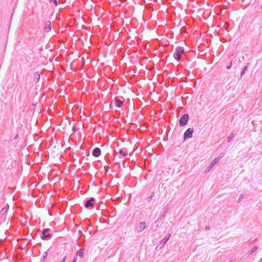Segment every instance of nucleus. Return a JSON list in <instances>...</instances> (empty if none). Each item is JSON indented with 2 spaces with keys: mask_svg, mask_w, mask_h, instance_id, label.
<instances>
[{
  "mask_svg": "<svg viewBox=\"0 0 262 262\" xmlns=\"http://www.w3.org/2000/svg\"><path fill=\"white\" fill-rule=\"evenodd\" d=\"M50 2H53L56 6L57 5V0H50Z\"/></svg>",
  "mask_w": 262,
  "mask_h": 262,
  "instance_id": "nucleus-24",
  "label": "nucleus"
},
{
  "mask_svg": "<svg viewBox=\"0 0 262 262\" xmlns=\"http://www.w3.org/2000/svg\"><path fill=\"white\" fill-rule=\"evenodd\" d=\"M234 135L233 133H231L229 136H228L227 138V140L228 142H229L233 138Z\"/></svg>",
  "mask_w": 262,
  "mask_h": 262,
  "instance_id": "nucleus-20",
  "label": "nucleus"
},
{
  "mask_svg": "<svg viewBox=\"0 0 262 262\" xmlns=\"http://www.w3.org/2000/svg\"><path fill=\"white\" fill-rule=\"evenodd\" d=\"M9 206L8 204L0 211V217L2 221H4L9 210Z\"/></svg>",
  "mask_w": 262,
  "mask_h": 262,
  "instance_id": "nucleus-2",
  "label": "nucleus"
},
{
  "mask_svg": "<svg viewBox=\"0 0 262 262\" xmlns=\"http://www.w3.org/2000/svg\"><path fill=\"white\" fill-rule=\"evenodd\" d=\"M77 256H75V257H74V258H73V260H72V262H76V261H77Z\"/></svg>",
  "mask_w": 262,
  "mask_h": 262,
  "instance_id": "nucleus-25",
  "label": "nucleus"
},
{
  "mask_svg": "<svg viewBox=\"0 0 262 262\" xmlns=\"http://www.w3.org/2000/svg\"><path fill=\"white\" fill-rule=\"evenodd\" d=\"M243 198V196L242 194H241L238 200H237V202L239 203L241 201V200Z\"/></svg>",
  "mask_w": 262,
  "mask_h": 262,
  "instance_id": "nucleus-23",
  "label": "nucleus"
},
{
  "mask_svg": "<svg viewBox=\"0 0 262 262\" xmlns=\"http://www.w3.org/2000/svg\"><path fill=\"white\" fill-rule=\"evenodd\" d=\"M173 57L177 61H179L181 58V55L176 51L173 55Z\"/></svg>",
  "mask_w": 262,
  "mask_h": 262,
  "instance_id": "nucleus-15",
  "label": "nucleus"
},
{
  "mask_svg": "<svg viewBox=\"0 0 262 262\" xmlns=\"http://www.w3.org/2000/svg\"><path fill=\"white\" fill-rule=\"evenodd\" d=\"M162 220H159V217L157 219V220H156V223L158 224L157 226L158 225V224L160 223V222Z\"/></svg>",
  "mask_w": 262,
  "mask_h": 262,
  "instance_id": "nucleus-26",
  "label": "nucleus"
},
{
  "mask_svg": "<svg viewBox=\"0 0 262 262\" xmlns=\"http://www.w3.org/2000/svg\"><path fill=\"white\" fill-rule=\"evenodd\" d=\"M229 262H232V260H230Z\"/></svg>",
  "mask_w": 262,
  "mask_h": 262,
  "instance_id": "nucleus-33",
  "label": "nucleus"
},
{
  "mask_svg": "<svg viewBox=\"0 0 262 262\" xmlns=\"http://www.w3.org/2000/svg\"><path fill=\"white\" fill-rule=\"evenodd\" d=\"M114 100L116 102V105L118 107H121L123 103V101L120 100L117 97H115Z\"/></svg>",
  "mask_w": 262,
  "mask_h": 262,
  "instance_id": "nucleus-12",
  "label": "nucleus"
},
{
  "mask_svg": "<svg viewBox=\"0 0 262 262\" xmlns=\"http://www.w3.org/2000/svg\"><path fill=\"white\" fill-rule=\"evenodd\" d=\"M219 157L215 158L209 164V165L206 168L205 171L206 172H208L213 167V166L219 162Z\"/></svg>",
  "mask_w": 262,
  "mask_h": 262,
  "instance_id": "nucleus-7",
  "label": "nucleus"
},
{
  "mask_svg": "<svg viewBox=\"0 0 262 262\" xmlns=\"http://www.w3.org/2000/svg\"><path fill=\"white\" fill-rule=\"evenodd\" d=\"M248 63H247L245 67H244V68L243 69V70L241 71V76L242 77L244 74L245 73L246 71H247L248 70Z\"/></svg>",
  "mask_w": 262,
  "mask_h": 262,
  "instance_id": "nucleus-19",
  "label": "nucleus"
},
{
  "mask_svg": "<svg viewBox=\"0 0 262 262\" xmlns=\"http://www.w3.org/2000/svg\"><path fill=\"white\" fill-rule=\"evenodd\" d=\"M118 153L123 157H126L127 156V152L124 151L122 149H120L118 151Z\"/></svg>",
  "mask_w": 262,
  "mask_h": 262,
  "instance_id": "nucleus-16",
  "label": "nucleus"
},
{
  "mask_svg": "<svg viewBox=\"0 0 262 262\" xmlns=\"http://www.w3.org/2000/svg\"><path fill=\"white\" fill-rule=\"evenodd\" d=\"M51 229L49 228H45L42 231L41 238L43 240H49L52 236V234L49 233Z\"/></svg>",
  "mask_w": 262,
  "mask_h": 262,
  "instance_id": "nucleus-1",
  "label": "nucleus"
},
{
  "mask_svg": "<svg viewBox=\"0 0 262 262\" xmlns=\"http://www.w3.org/2000/svg\"><path fill=\"white\" fill-rule=\"evenodd\" d=\"M175 51L182 55L184 53V48L183 47L178 46L176 48Z\"/></svg>",
  "mask_w": 262,
  "mask_h": 262,
  "instance_id": "nucleus-13",
  "label": "nucleus"
},
{
  "mask_svg": "<svg viewBox=\"0 0 262 262\" xmlns=\"http://www.w3.org/2000/svg\"><path fill=\"white\" fill-rule=\"evenodd\" d=\"M48 255V253L47 252H45L43 254V255H42V257L41 258V259H44Z\"/></svg>",
  "mask_w": 262,
  "mask_h": 262,
  "instance_id": "nucleus-22",
  "label": "nucleus"
},
{
  "mask_svg": "<svg viewBox=\"0 0 262 262\" xmlns=\"http://www.w3.org/2000/svg\"><path fill=\"white\" fill-rule=\"evenodd\" d=\"M101 149L99 147H95L92 151V155L95 157H98L101 155Z\"/></svg>",
  "mask_w": 262,
  "mask_h": 262,
  "instance_id": "nucleus-10",
  "label": "nucleus"
},
{
  "mask_svg": "<svg viewBox=\"0 0 262 262\" xmlns=\"http://www.w3.org/2000/svg\"><path fill=\"white\" fill-rule=\"evenodd\" d=\"M205 229H206V230H208V229H209V226H206V227H205Z\"/></svg>",
  "mask_w": 262,
  "mask_h": 262,
  "instance_id": "nucleus-30",
  "label": "nucleus"
},
{
  "mask_svg": "<svg viewBox=\"0 0 262 262\" xmlns=\"http://www.w3.org/2000/svg\"><path fill=\"white\" fill-rule=\"evenodd\" d=\"M258 249V247L257 246H255L252 249L250 250L248 252V255H251L254 252L257 250Z\"/></svg>",
  "mask_w": 262,
  "mask_h": 262,
  "instance_id": "nucleus-17",
  "label": "nucleus"
},
{
  "mask_svg": "<svg viewBox=\"0 0 262 262\" xmlns=\"http://www.w3.org/2000/svg\"><path fill=\"white\" fill-rule=\"evenodd\" d=\"M40 75L39 72H35L33 74V78L34 80H36V82H37L39 81L40 79Z\"/></svg>",
  "mask_w": 262,
  "mask_h": 262,
  "instance_id": "nucleus-14",
  "label": "nucleus"
},
{
  "mask_svg": "<svg viewBox=\"0 0 262 262\" xmlns=\"http://www.w3.org/2000/svg\"><path fill=\"white\" fill-rule=\"evenodd\" d=\"M146 223L145 222H141L139 224L138 227L137 228V231L140 232L143 231L146 228Z\"/></svg>",
  "mask_w": 262,
  "mask_h": 262,
  "instance_id": "nucleus-8",
  "label": "nucleus"
},
{
  "mask_svg": "<svg viewBox=\"0 0 262 262\" xmlns=\"http://www.w3.org/2000/svg\"><path fill=\"white\" fill-rule=\"evenodd\" d=\"M95 198L92 197L90 199L85 201L84 207L86 208H91L94 207L95 205Z\"/></svg>",
  "mask_w": 262,
  "mask_h": 262,
  "instance_id": "nucleus-4",
  "label": "nucleus"
},
{
  "mask_svg": "<svg viewBox=\"0 0 262 262\" xmlns=\"http://www.w3.org/2000/svg\"><path fill=\"white\" fill-rule=\"evenodd\" d=\"M257 239L255 238L254 239H253V241H252L251 242H250V244H253V243H254L256 241Z\"/></svg>",
  "mask_w": 262,
  "mask_h": 262,
  "instance_id": "nucleus-28",
  "label": "nucleus"
},
{
  "mask_svg": "<svg viewBox=\"0 0 262 262\" xmlns=\"http://www.w3.org/2000/svg\"><path fill=\"white\" fill-rule=\"evenodd\" d=\"M260 262H262V258H261L259 260Z\"/></svg>",
  "mask_w": 262,
  "mask_h": 262,
  "instance_id": "nucleus-32",
  "label": "nucleus"
},
{
  "mask_svg": "<svg viewBox=\"0 0 262 262\" xmlns=\"http://www.w3.org/2000/svg\"><path fill=\"white\" fill-rule=\"evenodd\" d=\"M84 250V248H81L79 250V251H78V253H77L76 256H77V255H78L79 257H82L83 256V255Z\"/></svg>",
  "mask_w": 262,
  "mask_h": 262,
  "instance_id": "nucleus-18",
  "label": "nucleus"
},
{
  "mask_svg": "<svg viewBox=\"0 0 262 262\" xmlns=\"http://www.w3.org/2000/svg\"><path fill=\"white\" fill-rule=\"evenodd\" d=\"M43 30L45 32H49L51 30V21H48L46 22L43 27Z\"/></svg>",
  "mask_w": 262,
  "mask_h": 262,
  "instance_id": "nucleus-11",
  "label": "nucleus"
},
{
  "mask_svg": "<svg viewBox=\"0 0 262 262\" xmlns=\"http://www.w3.org/2000/svg\"><path fill=\"white\" fill-rule=\"evenodd\" d=\"M189 119V116L187 114H185L179 119V125L181 126H184L187 122Z\"/></svg>",
  "mask_w": 262,
  "mask_h": 262,
  "instance_id": "nucleus-3",
  "label": "nucleus"
},
{
  "mask_svg": "<svg viewBox=\"0 0 262 262\" xmlns=\"http://www.w3.org/2000/svg\"><path fill=\"white\" fill-rule=\"evenodd\" d=\"M66 259V256H64L60 261V262H65Z\"/></svg>",
  "mask_w": 262,
  "mask_h": 262,
  "instance_id": "nucleus-27",
  "label": "nucleus"
},
{
  "mask_svg": "<svg viewBox=\"0 0 262 262\" xmlns=\"http://www.w3.org/2000/svg\"><path fill=\"white\" fill-rule=\"evenodd\" d=\"M154 195H155V193H154V192H152V193L150 194V196L148 197V201L149 202H150V201L151 200L152 198L154 196Z\"/></svg>",
  "mask_w": 262,
  "mask_h": 262,
  "instance_id": "nucleus-21",
  "label": "nucleus"
},
{
  "mask_svg": "<svg viewBox=\"0 0 262 262\" xmlns=\"http://www.w3.org/2000/svg\"><path fill=\"white\" fill-rule=\"evenodd\" d=\"M17 137H18V135H17L15 136V137L14 138V139L17 138Z\"/></svg>",
  "mask_w": 262,
  "mask_h": 262,
  "instance_id": "nucleus-31",
  "label": "nucleus"
},
{
  "mask_svg": "<svg viewBox=\"0 0 262 262\" xmlns=\"http://www.w3.org/2000/svg\"><path fill=\"white\" fill-rule=\"evenodd\" d=\"M171 235V234L169 233L168 234L167 236H165L164 238H163L160 241L159 245L157 247V248L158 247H159L160 248H162L164 246V245L167 242Z\"/></svg>",
  "mask_w": 262,
  "mask_h": 262,
  "instance_id": "nucleus-6",
  "label": "nucleus"
},
{
  "mask_svg": "<svg viewBox=\"0 0 262 262\" xmlns=\"http://www.w3.org/2000/svg\"><path fill=\"white\" fill-rule=\"evenodd\" d=\"M168 210H169V207H168V205H167L166 207H165L163 208V212L160 214V215L159 216V220H164V217H165V215L167 213Z\"/></svg>",
  "mask_w": 262,
  "mask_h": 262,
  "instance_id": "nucleus-9",
  "label": "nucleus"
},
{
  "mask_svg": "<svg viewBox=\"0 0 262 262\" xmlns=\"http://www.w3.org/2000/svg\"><path fill=\"white\" fill-rule=\"evenodd\" d=\"M231 63H230V64L227 67V69L229 70L231 68Z\"/></svg>",
  "mask_w": 262,
  "mask_h": 262,
  "instance_id": "nucleus-29",
  "label": "nucleus"
},
{
  "mask_svg": "<svg viewBox=\"0 0 262 262\" xmlns=\"http://www.w3.org/2000/svg\"><path fill=\"white\" fill-rule=\"evenodd\" d=\"M193 132V129L192 128H188L184 134V140L186 139L191 138L192 136V134Z\"/></svg>",
  "mask_w": 262,
  "mask_h": 262,
  "instance_id": "nucleus-5",
  "label": "nucleus"
}]
</instances>
